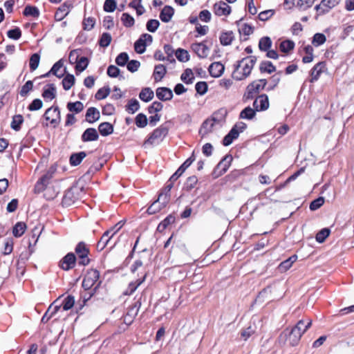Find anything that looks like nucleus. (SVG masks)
Wrapping results in <instances>:
<instances>
[{
    "label": "nucleus",
    "instance_id": "f257e3e1",
    "mask_svg": "<svg viewBox=\"0 0 354 354\" xmlns=\"http://www.w3.org/2000/svg\"><path fill=\"white\" fill-rule=\"evenodd\" d=\"M312 321L310 319L307 320V324L305 328H304L302 332H299L297 329L293 327L291 329L286 328L279 335V342H282L283 344L288 339L289 344L291 346H297L302 336V335L310 327Z\"/></svg>",
    "mask_w": 354,
    "mask_h": 354
},
{
    "label": "nucleus",
    "instance_id": "f03ea898",
    "mask_svg": "<svg viewBox=\"0 0 354 354\" xmlns=\"http://www.w3.org/2000/svg\"><path fill=\"white\" fill-rule=\"evenodd\" d=\"M168 133V129L161 125L151 133L149 138L145 141L144 145H153L160 142Z\"/></svg>",
    "mask_w": 354,
    "mask_h": 354
},
{
    "label": "nucleus",
    "instance_id": "7ed1b4c3",
    "mask_svg": "<svg viewBox=\"0 0 354 354\" xmlns=\"http://www.w3.org/2000/svg\"><path fill=\"white\" fill-rule=\"evenodd\" d=\"M257 61V57L254 55L247 56L237 61L238 64H240V66L242 67L243 77H248L251 74V71L253 69Z\"/></svg>",
    "mask_w": 354,
    "mask_h": 354
},
{
    "label": "nucleus",
    "instance_id": "20e7f679",
    "mask_svg": "<svg viewBox=\"0 0 354 354\" xmlns=\"http://www.w3.org/2000/svg\"><path fill=\"white\" fill-rule=\"evenodd\" d=\"M44 117L49 121L53 127H57L61 122L60 111L58 106H51L44 113Z\"/></svg>",
    "mask_w": 354,
    "mask_h": 354
},
{
    "label": "nucleus",
    "instance_id": "39448f33",
    "mask_svg": "<svg viewBox=\"0 0 354 354\" xmlns=\"http://www.w3.org/2000/svg\"><path fill=\"white\" fill-rule=\"evenodd\" d=\"M75 252L79 258L78 263L80 265L86 266L90 263V259L88 257L89 250L85 243L80 242L76 245Z\"/></svg>",
    "mask_w": 354,
    "mask_h": 354
},
{
    "label": "nucleus",
    "instance_id": "423d86ee",
    "mask_svg": "<svg viewBox=\"0 0 354 354\" xmlns=\"http://www.w3.org/2000/svg\"><path fill=\"white\" fill-rule=\"evenodd\" d=\"M99 278L100 272L97 270L91 269L88 270L83 279L82 287L86 290H90L97 282Z\"/></svg>",
    "mask_w": 354,
    "mask_h": 354
},
{
    "label": "nucleus",
    "instance_id": "0eeeda50",
    "mask_svg": "<svg viewBox=\"0 0 354 354\" xmlns=\"http://www.w3.org/2000/svg\"><path fill=\"white\" fill-rule=\"evenodd\" d=\"M261 90H263V88H261L258 82L256 80L252 82L246 87L245 92L243 96V101L247 102L254 99L256 95H257Z\"/></svg>",
    "mask_w": 354,
    "mask_h": 354
},
{
    "label": "nucleus",
    "instance_id": "6e6552de",
    "mask_svg": "<svg viewBox=\"0 0 354 354\" xmlns=\"http://www.w3.org/2000/svg\"><path fill=\"white\" fill-rule=\"evenodd\" d=\"M53 171H48L36 183L35 186V192L39 193L46 189V195H47L49 188L47 189V185L49 184L53 176Z\"/></svg>",
    "mask_w": 354,
    "mask_h": 354
},
{
    "label": "nucleus",
    "instance_id": "1a4fd4ad",
    "mask_svg": "<svg viewBox=\"0 0 354 354\" xmlns=\"http://www.w3.org/2000/svg\"><path fill=\"white\" fill-rule=\"evenodd\" d=\"M76 260L77 259L75 254L69 252L60 260L59 266L62 270L68 271L75 267Z\"/></svg>",
    "mask_w": 354,
    "mask_h": 354
},
{
    "label": "nucleus",
    "instance_id": "9d476101",
    "mask_svg": "<svg viewBox=\"0 0 354 354\" xmlns=\"http://www.w3.org/2000/svg\"><path fill=\"white\" fill-rule=\"evenodd\" d=\"M269 99L266 94H261L254 100L253 102V107L256 109L257 111H263L269 108Z\"/></svg>",
    "mask_w": 354,
    "mask_h": 354
},
{
    "label": "nucleus",
    "instance_id": "9b49d317",
    "mask_svg": "<svg viewBox=\"0 0 354 354\" xmlns=\"http://www.w3.org/2000/svg\"><path fill=\"white\" fill-rule=\"evenodd\" d=\"M141 306V302L140 301H137L132 306H131L127 313V314L124 316V322L129 325L131 324L133 319L137 316L139 309Z\"/></svg>",
    "mask_w": 354,
    "mask_h": 354
},
{
    "label": "nucleus",
    "instance_id": "f8f14e48",
    "mask_svg": "<svg viewBox=\"0 0 354 354\" xmlns=\"http://www.w3.org/2000/svg\"><path fill=\"white\" fill-rule=\"evenodd\" d=\"M195 160V157L192 154L188 159H187L181 166L177 169V171L170 177L169 180L171 182L176 181L188 168L191 164Z\"/></svg>",
    "mask_w": 354,
    "mask_h": 354
},
{
    "label": "nucleus",
    "instance_id": "ddd939ff",
    "mask_svg": "<svg viewBox=\"0 0 354 354\" xmlns=\"http://www.w3.org/2000/svg\"><path fill=\"white\" fill-rule=\"evenodd\" d=\"M78 197L75 193V189H69L66 192L62 199V204L64 206H71L77 201Z\"/></svg>",
    "mask_w": 354,
    "mask_h": 354
},
{
    "label": "nucleus",
    "instance_id": "4468645a",
    "mask_svg": "<svg viewBox=\"0 0 354 354\" xmlns=\"http://www.w3.org/2000/svg\"><path fill=\"white\" fill-rule=\"evenodd\" d=\"M326 66L325 62H319L316 64L310 71L311 78L310 80V82H315L318 80L320 75L323 71V68Z\"/></svg>",
    "mask_w": 354,
    "mask_h": 354
},
{
    "label": "nucleus",
    "instance_id": "2eb2a0df",
    "mask_svg": "<svg viewBox=\"0 0 354 354\" xmlns=\"http://www.w3.org/2000/svg\"><path fill=\"white\" fill-rule=\"evenodd\" d=\"M99 135L97 130L94 128L86 129L81 136V139L83 142H91L98 140Z\"/></svg>",
    "mask_w": 354,
    "mask_h": 354
},
{
    "label": "nucleus",
    "instance_id": "dca6fc26",
    "mask_svg": "<svg viewBox=\"0 0 354 354\" xmlns=\"http://www.w3.org/2000/svg\"><path fill=\"white\" fill-rule=\"evenodd\" d=\"M156 97L161 101L170 100L173 97L172 91L167 87H159L156 89Z\"/></svg>",
    "mask_w": 354,
    "mask_h": 354
},
{
    "label": "nucleus",
    "instance_id": "f3484780",
    "mask_svg": "<svg viewBox=\"0 0 354 354\" xmlns=\"http://www.w3.org/2000/svg\"><path fill=\"white\" fill-rule=\"evenodd\" d=\"M169 183L159 194L158 199L162 201L163 205H167L170 199V191L174 186V182L169 180Z\"/></svg>",
    "mask_w": 354,
    "mask_h": 354
},
{
    "label": "nucleus",
    "instance_id": "a211bd4d",
    "mask_svg": "<svg viewBox=\"0 0 354 354\" xmlns=\"http://www.w3.org/2000/svg\"><path fill=\"white\" fill-rule=\"evenodd\" d=\"M174 14V8L171 6H165L160 13V19L162 22L167 23L171 21Z\"/></svg>",
    "mask_w": 354,
    "mask_h": 354
},
{
    "label": "nucleus",
    "instance_id": "6ab92c4d",
    "mask_svg": "<svg viewBox=\"0 0 354 354\" xmlns=\"http://www.w3.org/2000/svg\"><path fill=\"white\" fill-rule=\"evenodd\" d=\"M192 48L199 57L204 58L208 55V48L203 43L193 44Z\"/></svg>",
    "mask_w": 354,
    "mask_h": 354
},
{
    "label": "nucleus",
    "instance_id": "aec40b11",
    "mask_svg": "<svg viewBox=\"0 0 354 354\" xmlns=\"http://www.w3.org/2000/svg\"><path fill=\"white\" fill-rule=\"evenodd\" d=\"M100 111L95 107H90L86 113V120L88 123H93L100 119Z\"/></svg>",
    "mask_w": 354,
    "mask_h": 354
},
{
    "label": "nucleus",
    "instance_id": "412c9836",
    "mask_svg": "<svg viewBox=\"0 0 354 354\" xmlns=\"http://www.w3.org/2000/svg\"><path fill=\"white\" fill-rule=\"evenodd\" d=\"M216 122V121L214 118L206 120L203 123V124L199 130V133L202 136H204L207 133L212 131L213 130V128H214V126L215 125Z\"/></svg>",
    "mask_w": 354,
    "mask_h": 354
},
{
    "label": "nucleus",
    "instance_id": "4be33fe9",
    "mask_svg": "<svg viewBox=\"0 0 354 354\" xmlns=\"http://www.w3.org/2000/svg\"><path fill=\"white\" fill-rule=\"evenodd\" d=\"M297 259V255L293 254L290 256L289 258L281 262L278 266L279 271L282 272L288 270L292 267V263L295 262Z\"/></svg>",
    "mask_w": 354,
    "mask_h": 354
},
{
    "label": "nucleus",
    "instance_id": "5701e85b",
    "mask_svg": "<svg viewBox=\"0 0 354 354\" xmlns=\"http://www.w3.org/2000/svg\"><path fill=\"white\" fill-rule=\"evenodd\" d=\"M239 136V131L232 128L230 131L224 136L223 138V145L229 146L230 145L234 140L236 139Z\"/></svg>",
    "mask_w": 354,
    "mask_h": 354
},
{
    "label": "nucleus",
    "instance_id": "b1692460",
    "mask_svg": "<svg viewBox=\"0 0 354 354\" xmlns=\"http://www.w3.org/2000/svg\"><path fill=\"white\" fill-rule=\"evenodd\" d=\"M71 4L64 3L56 11L55 14V19L57 21L62 20L70 12Z\"/></svg>",
    "mask_w": 354,
    "mask_h": 354
},
{
    "label": "nucleus",
    "instance_id": "393cba45",
    "mask_svg": "<svg viewBox=\"0 0 354 354\" xmlns=\"http://www.w3.org/2000/svg\"><path fill=\"white\" fill-rule=\"evenodd\" d=\"M259 71L261 73L271 74L276 71V66L270 61L263 60L259 64Z\"/></svg>",
    "mask_w": 354,
    "mask_h": 354
},
{
    "label": "nucleus",
    "instance_id": "a878e982",
    "mask_svg": "<svg viewBox=\"0 0 354 354\" xmlns=\"http://www.w3.org/2000/svg\"><path fill=\"white\" fill-rule=\"evenodd\" d=\"M48 88H44L42 93V97L46 100H52L56 96V88L53 84H50L47 85Z\"/></svg>",
    "mask_w": 354,
    "mask_h": 354
},
{
    "label": "nucleus",
    "instance_id": "bb28decb",
    "mask_svg": "<svg viewBox=\"0 0 354 354\" xmlns=\"http://www.w3.org/2000/svg\"><path fill=\"white\" fill-rule=\"evenodd\" d=\"M272 45V41L270 37L264 36L260 38L258 44L259 50L262 52L268 51Z\"/></svg>",
    "mask_w": 354,
    "mask_h": 354
},
{
    "label": "nucleus",
    "instance_id": "cd10ccee",
    "mask_svg": "<svg viewBox=\"0 0 354 354\" xmlns=\"http://www.w3.org/2000/svg\"><path fill=\"white\" fill-rule=\"evenodd\" d=\"M256 109L251 108L250 106L244 108L239 114V118L245 119V120H252L256 115Z\"/></svg>",
    "mask_w": 354,
    "mask_h": 354
},
{
    "label": "nucleus",
    "instance_id": "c85d7f7f",
    "mask_svg": "<svg viewBox=\"0 0 354 354\" xmlns=\"http://www.w3.org/2000/svg\"><path fill=\"white\" fill-rule=\"evenodd\" d=\"M167 73L166 68L162 64H158L155 66L153 71V77L156 82L160 81Z\"/></svg>",
    "mask_w": 354,
    "mask_h": 354
},
{
    "label": "nucleus",
    "instance_id": "c756f323",
    "mask_svg": "<svg viewBox=\"0 0 354 354\" xmlns=\"http://www.w3.org/2000/svg\"><path fill=\"white\" fill-rule=\"evenodd\" d=\"M154 97V93L151 88L146 87L142 89L139 94V97L144 102H149Z\"/></svg>",
    "mask_w": 354,
    "mask_h": 354
},
{
    "label": "nucleus",
    "instance_id": "7c9ffc66",
    "mask_svg": "<svg viewBox=\"0 0 354 354\" xmlns=\"http://www.w3.org/2000/svg\"><path fill=\"white\" fill-rule=\"evenodd\" d=\"M98 130L102 136H107L113 132V127L109 122H102L99 125Z\"/></svg>",
    "mask_w": 354,
    "mask_h": 354
},
{
    "label": "nucleus",
    "instance_id": "2f4dec72",
    "mask_svg": "<svg viewBox=\"0 0 354 354\" xmlns=\"http://www.w3.org/2000/svg\"><path fill=\"white\" fill-rule=\"evenodd\" d=\"M86 156V153L84 151L73 153L70 157V164L72 166H77Z\"/></svg>",
    "mask_w": 354,
    "mask_h": 354
},
{
    "label": "nucleus",
    "instance_id": "473e14b6",
    "mask_svg": "<svg viewBox=\"0 0 354 354\" xmlns=\"http://www.w3.org/2000/svg\"><path fill=\"white\" fill-rule=\"evenodd\" d=\"M165 207H166V205H163L162 201L158 198L148 207L147 212L149 214H154Z\"/></svg>",
    "mask_w": 354,
    "mask_h": 354
},
{
    "label": "nucleus",
    "instance_id": "72a5a7b5",
    "mask_svg": "<svg viewBox=\"0 0 354 354\" xmlns=\"http://www.w3.org/2000/svg\"><path fill=\"white\" fill-rule=\"evenodd\" d=\"M27 228L26 224L24 222H17L13 227L12 234L14 236L18 238L21 236Z\"/></svg>",
    "mask_w": 354,
    "mask_h": 354
},
{
    "label": "nucleus",
    "instance_id": "f704fd0d",
    "mask_svg": "<svg viewBox=\"0 0 354 354\" xmlns=\"http://www.w3.org/2000/svg\"><path fill=\"white\" fill-rule=\"evenodd\" d=\"M209 72L212 77H219L221 76V62H215L209 66Z\"/></svg>",
    "mask_w": 354,
    "mask_h": 354
},
{
    "label": "nucleus",
    "instance_id": "c9c22d12",
    "mask_svg": "<svg viewBox=\"0 0 354 354\" xmlns=\"http://www.w3.org/2000/svg\"><path fill=\"white\" fill-rule=\"evenodd\" d=\"M295 42L290 39H286L280 43L279 49L282 53H288L295 48Z\"/></svg>",
    "mask_w": 354,
    "mask_h": 354
},
{
    "label": "nucleus",
    "instance_id": "e433bc0d",
    "mask_svg": "<svg viewBox=\"0 0 354 354\" xmlns=\"http://www.w3.org/2000/svg\"><path fill=\"white\" fill-rule=\"evenodd\" d=\"M330 230L328 227H324L320 230L315 236V240L319 243H324L326 239L329 236Z\"/></svg>",
    "mask_w": 354,
    "mask_h": 354
},
{
    "label": "nucleus",
    "instance_id": "4c0bfd02",
    "mask_svg": "<svg viewBox=\"0 0 354 354\" xmlns=\"http://www.w3.org/2000/svg\"><path fill=\"white\" fill-rule=\"evenodd\" d=\"M75 78L73 75L67 74L62 80V86L65 91H68L75 84Z\"/></svg>",
    "mask_w": 354,
    "mask_h": 354
},
{
    "label": "nucleus",
    "instance_id": "58836bf2",
    "mask_svg": "<svg viewBox=\"0 0 354 354\" xmlns=\"http://www.w3.org/2000/svg\"><path fill=\"white\" fill-rule=\"evenodd\" d=\"M66 106L70 112H73L75 113H79L84 109V105L80 101H77L75 102H68Z\"/></svg>",
    "mask_w": 354,
    "mask_h": 354
},
{
    "label": "nucleus",
    "instance_id": "ea45409f",
    "mask_svg": "<svg viewBox=\"0 0 354 354\" xmlns=\"http://www.w3.org/2000/svg\"><path fill=\"white\" fill-rule=\"evenodd\" d=\"M181 80L187 84H192L194 79L192 71L190 68H187L182 73L180 76Z\"/></svg>",
    "mask_w": 354,
    "mask_h": 354
},
{
    "label": "nucleus",
    "instance_id": "a19ab883",
    "mask_svg": "<svg viewBox=\"0 0 354 354\" xmlns=\"http://www.w3.org/2000/svg\"><path fill=\"white\" fill-rule=\"evenodd\" d=\"M241 68L240 64L236 62L234 64V69L232 74V77L234 80L241 81L247 78L246 77H243V72L240 70Z\"/></svg>",
    "mask_w": 354,
    "mask_h": 354
},
{
    "label": "nucleus",
    "instance_id": "79ce46f5",
    "mask_svg": "<svg viewBox=\"0 0 354 354\" xmlns=\"http://www.w3.org/2000/svg\"><path fill=\"white\" fill-rule=\"evenodd\" d=\"M326 41V37L324 34L317 32L315 33L313 37L312 44L317 47L324 44Z\"/></svg>",
    "mask_w": 354,
    "mask_h": 354
},
{
    "label": "nucleus",
    "instance_id": "37998d69",
    "mask_svg": "<svg viewBox=\"0 0 354 354\" xmlns=\"http://www.w3.org/2000/svg\"><path fill=\"white\" fill-rule=\"evenodd\" d=\"M325 202V198L323 196H319L317 198L312 201L309 205V209L311 211H315L319 209Z\"/></svg>",
    "mask_w": 354,
    "mask_h": 354
},
{
    "label": "nucleus",
    "instance_id": "c03bdc74",
    "mask_svg": "<svg viewBox=\"0 0 354 354\" xmlns=\"http://www.w3.org/2000/svg\"><path fill=\"white\" fill-rule=\"evenodd\" d=\"M140 108L139 102L136 99H131L126 106V111L129 113H134Z\"/></svg>",
    "mask_w": 354,
    "mask_h": 354
},
{
    "label": "nucleus",
    "instance_id": "a18cd8bd",
    "mask_svg": "<svg viewBox=\"0 0 354 354\" xmlns=\"http://www.w3.org/2000/svg\"><path fill=\"white\" fill-rule=\"evenodd\" d=\"M24 122V118L21 115H15L12 118L11 122V128L15 131H19L21 128V124Z\"/></svg>",
    "mask_w": 354,
    "mask_h": 354
},
{
    "label": "nucleus",
    "instance_id": "49530a36",
    "mask_svg": "<svg viewBox=\"0 0 354 354\" xmlns=\"http://www.w3.org/2000/svg\"><path fill=\"white\" fill-rule=\"evenodd\" d=\"M23 14L25 16L37 17L39 15V11L38 8L35 6H27L25 7Z\"/></svg>",
    "mask_w": 354,
    "mask_h": 354
},
{
    "label": "nucleus",
    "instance_id": "de8ad7c7",
    "mask_svg": "<svg viewBox=\"0 0 354 354\" xmlns=\"http://www.w3.org/2000/svg\"><path fill=\"white\" fill-rule=\"evenodd\" d=\"M176 58L182 62H186L189 59V53L186 50L178 48L175 53Z\"/></svg>",
    "mask_w": 354,
    "mask_h": 354
},
{
    "label": "nucleus",
    "instance_id": "09e8293b",
    "mask_svg": "<svg viewBox=\"0 0 354 354\" xmlns=\"http://www.w3.org/2000/svg\"><path fill=\"white\" fill-rule=\"evenodd\" d=\"M40 61V56L38 53H34L31 55L29 62L30 71L36 70L39 66Z\"/></svg>",
    "mask_w": 354,
    "mask_h": 354
},
{
    "label": "nucleus",
    "instance_id": "8fccbe9b",
    "mask_svg": "<svg viewBox=\"0 0 354 354\" xmlns=\"http://www.w3.org/2000/svg\"><path fill=\"white\" fill-rule=\"evenodd\" d=\"M75 304V298L72 295H68L63 301L62 306L64 310H70Z\"/></svg>",
    "mask_w": 354,
    "mask_h": 354
},
{
    "label": "nucleus",
    "instance_id": "3c124183",
    "mask_svg": "<svg viewBox=\"0 0 354 354\" xmlns=\"http://www.w3.org/2000/svg\"><path fill=\"white\" fill-rule=\"evenodd\" d=\"M63 66V62L62 59L57 62L51 68V69L49 71V73H51L58 78H61L64 76V73H58V71L62 68Z\"/></svg>",
    "mask_w": 354,
    "mask_h": 354
},
{
    "label": "nucleus",
    "instance_id": "603ef678",
    "mask_svg": "<svg viewBox=\"0 0 354 354\" xmlns=\"http://www.w3.org/2000/svg\"><path fill=\"white\" fill-rule=\"evenodd\" d=\"M112 40L111 34L109 32H104L99 40V45L101 47H107Z\"/></svg>",
    "mask_w": 354,
    "mask_h": 354
},
{
    "label": "nucleus",
    "instance_id": "864d4df0",
    "mask_svg": "<svg viewBox=\"0 0 354 354\" xmlns=\"http://www.w3.org/2000/svg\"><path fill=\"white\" fill-rule=\"evenodd\" d=\"M33 83L31 80L27 81L24 85L22 86L19 94L21 97H26L28 93L32 90Z\"/></svg>",
    "mask_w": 354,
    "mask_h": 354
},
{
    "label": "nucleus",
    "instance_id": "5fc2aeb1",
    "mask_svg": "<svg viewBox=\"0 0 354 354\" xmlns=\"http://www.w3.org/2000/svg\"><path fill=\"white\" fill-rule=\"evenodd\" d=\"M121 21L125 27H131L134 24V19L128 13H123L121 17Z\"/></svg>",
    "mask_w": 354,
    "mask_h": 354
},
{
    "label": "nucleus",
    "instance_id": "6e6d98bb",
    "mask_svg": "<svg viewBox=\"0 0 354 354\" xmlns=\"http://www.w3.org/2000/svg\"><path fill=\"white\" fill-rule=\"evenodd\" d=\"M110 92L111 89L109 87H102L97 91L95 97L98 100H103L110 94Z\"/></svg>",
    "mask_w": 354,
    "mask_h": 354
},
{
    "label": "nucleus",
    "instance_id": "4d7b16f0",
    "mask_svg": "<svg viewBox=\"0 0 354 354\" xmlns=\"http://www.w3.org/2000/svg\"><path fill=\"white\" fill-rule=\"evenodd\" d=\"M88 64V60L86 57H82L77 62V64L75 66V70L79 72H82L84 71Z\"/></svg>",
    "mask_w": 354,
    "mask_h": 354
},
{
    "label": "nucleus",
    "instance_id": "13d9d810",
    "mask_svg": "<svg viewBox=\"0 0 354 354\" xmlns=\"http://www.w3.org/2000/svg\"><path fill=\"white\" fill-rule=\"evenodd\" d=\"M146 43L142 38H139L134 44L135 50L139 53H143L146 50Z\"/></svg>",
    "mask_w": 354,
    "mask_h": 354
},
{
    "label": "nucleus",
    "instance_id": "bf43d9fd",
    "mask_svg": "<svg viewBox=\"0 0 354 354\" xmlns=\"http://www.w3.org/2000/svg\"><path fill=\"white\" fill-rule=\"evenodd\" d=\"M129 61V55L127 53H120L116 59H115V63L120 66H125Z\"/></svg>",
    "mask_w": 354,
    "mask_h": 354
},
{
    "label": "nucleus",
    "instance_id": "052dcab7",
    "mask_svg": "<svg viewBox=\"0 0 354 354\" xmlns=\"http://www.w3.org/2000/svg\"><path fill=\"white\" fill-rule=\"evenodd\" d=\"M275 13V10L270 9V10H266L262 12H261L258 15V19L260 21H265L268 20L272 16H273Z\"/></svg>",
    "mask_w": 354,
    "mask_h": 354
},
{
    "label": "nucleus",
    "instance_id": "680f3d73",
    "mask_svg": "<svg viewBox=\"0 0 354 354\" xmlns=\"http://www.w3.org/2000/svg\"><path fill=\"white\" fill-rule=\"evenodd\" d=\"M13 245H14V242H13L12 239H11V238L6 239L5 241V243H4L3 254L4 255L10 254L13 250Z\"/></svg>",
    "mask_w": 354,
    "mask_h": 354
},
{
    "label": "nucleus",
    "instance_id": "e2e57ef3",
    "mask_svg": "<svg viewBox=\"0 0 354 354\" xmlns=\"http://www.w3.org/2000/svg\"><path fill=\"white\" fill-rule=\"evenodd\" d=\"M160 26V22L157 19H149L146 24L147 30L151 32H154L157 30Z\"/></svg>",
    "mask_w": 354,
    "mask_h": 354
},
{
    "label": "nucleus",
    "instance_id": "0e129e2a",
    "mask_svg": "<svg viewBox=\"0 0 354 354\" xmlns=\"http://www.w3.org/2000/svg\"><path fill=\"white\" fill-rule=\"evenodd\" d=\"M136 124L138 127L144 128L147 124V116L143 113H139L136 118Z\"/></svg>",
    "mask_w": 354,
    "mask_h": 354
},
{
    "label": "nucleus",
    "instance_id": "69168bd1",
    "mask_svg": "<svg viewBox=\"0 0 354 354\" xmlns=\"http://www.w3.org/2000/svg\"><path fill=\"white\" fill-rule=\"evenodd\" d=\"M270 83L268 86V87L266 88L267 91H270L274 90L277 86L279 84L280 80H279V75H273L270 78Z\"/></svg>",
    "mask_w": 354,
    "mask_h": 354
},
{
    "label": "nucleus",
    "instance_id": "338daca9",
    "mask_svg": "<svg viewBox=\"0 0 354 354\" xmlns=\"http://www.w3.org/2000/svg\"><path fill=\"white\" fill-rule=\"evenodd\" d=\"M7 36L12 39L17 40L21 36V31L19 28H15L11 30H9L7 32Z\"/></svg>",
    "mask_w": 354,
    "mask_h": 354
},
{
    "label": "nucleus",
    "instance_id": "774afa93",
    "mask_svg": "<svg viewBox=\"0 0 354 354\" xmlns=\"http://www.w3.org/2000/svg\"><path fill=\"white\" fill-rule=\"evenodd\" d=\"M113 230H106L102 236L101 239H100V241H101L102 243H104L106 245L111 241V239L115 235V232H112Z\"/></svg>",
    "mask_w": 354,
    "mask_h": 354
}]
</instances>
